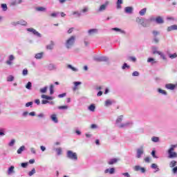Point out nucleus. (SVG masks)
Listing matches in <instances>:
<instances>
[{"mask_svg":"<svg viewBox=\"0 0 177 177\" xmlns=\"http://www.w3.org/2000/svg\"><path fill=\"white\" fill-rule=\"evenodd\" d=\"M177 145H171V148L168 150L169 158H176L177 153L174 151L176 149Z\"/></svg>","mask_w":177,"mask_h":177,"instance_id":"nucleus-1","label":"nucleus"},{"mask_svg":"<svg viewBox=\"0 0 177 177\" xmlns=\"http://www.w3.org/2000/svg\"><path fill=\"white\" fill-rule=\"evenodd\" d=\"M66 157H68V158H70L71 160H74L75 161H77L78 160L77 153L73 152V151H67Z\"/></svg>","mask_w":177,"mask_h":177,"instance_id":"nucleus-2","label":"nucleus"},{"mask_svg":"<svg viewBox=\"0 0 177 177\" xmlns=\"http://www.w3.org/2000/svg\"><path fill=\"white\" fill-rule=\"evenodd\" d=\"M136 21L141 24L142 27H147V23L150 22L149 19H145L139 17L136 18Z\"/></svg>","mask_w":177,"mask_h":177,"instance_id":"nucleus-3","label":"nucleus"},{"mask_svg":"<svg viewBox=\"0 0 177 177\" xmlns=\"http://www.w3.org/2000/svg\"><path fill=\"white\" fill-rule=\"evenodd\" d=\"M74 42H75V37L71 36L67 41H66V48L69 49V48H71L73 45H74Z\"/></svg>","mask_w":177,"mask_h":177,"instance_id":"nucleus-4","label":"nucleus"},{"mask_svg":"<svg viewBox=\"0 0 177 177\" xmlns=\"http://www.w3.org/2000/svg\"><path fill=\"white\" fill-rule=\"evenodd\" d=\"M27 31H29V32H32V34H34V35H37V37H41V34H39V32L36 31L34 28H29L27 29Z\"/></svg>","mask_w":177,"mask_h":177,"instance_id":"nucleus-5","label":"nucleus"},{"mask_svg":"<svg viewBox=\"0 0 177 177\" xmlns=\"http://www.w3.org/2000/svg\"><path fill=\"white\" fill-rule=\"evenodd\" d=\"M23 2V0H12L10 3V6H16V5H19Z\"/></svg>","mask_w":177,"mask_h":177,"instance_id":"nucleus-6","label":"nucleus"},{"mask_svg":"<svg viewBox=\"0 0 177 177\" xmlns=\"http://www.w3.org/2000/svg\"><path fill=\"white\" fill-rule=\"evenodd\" d=\"M15 60V56L13 55H10L8 57V60L6 61V64L8 66L12 65V62Z\"/></svg>","mask_w":177,"mask_h":177,"instance_id":"nucleus-7","label":"nucleus"},{"mask_svg":"<svg viewBox=\"0 0 177 177\" xmlns=\"http://www.w3.org/2000/svg\"><path fill=\"white\" fill-rule=\"evenodd\" d=\"M95 62H107L109 58L107 57H100L95 58Z\"/></svg>","mask_w":177,"mask_h":177,"instance_id":"nucleus-8","label":"nucleus"},{"mask_svg":"<svg viewBox=\"0 0 177 177\" xmlns=\"http://www.w3.org/2000/svg\"><path fill=\"white\" fill-rule=\"evenodd\" d=\"M143 147L139 148L137 149V158H140L142 154H143Z\"/></svg>","mask_w":177,"mask_h":177,"instance_id":"nucleus-9","label":"nucleus"},{"mask_svg":"<svg viewBox=\"0 0 177 177\" xmlns=\"http://www.w3.org/2000/svg\"><path fill=\"white\" fill-rule=\"evenodd\" d=\"M166 88L167 89H170L171 91H174V89H175V88H176V85H175L174 84H166Z\"/></svg>","mask_w":177,"mask_h":177,"instance_id":"nucleus-10","label":"nucleus"},{"mask_svg":"<svg viewBox=\"0 0 177 177\" xmlns=\"http://www.w3.org/2000/svg\"><path fill=\"white\" fill-rule=\"evenodd\" d=\"M155 21L158 24H162L164 23V19L161 17H157Z\"/></svg>","mask_w":177,"mask_h":177,"instance_id":"nucleus-11","label":"nucleus"},{"mask_svg":"<svg viewBox=\"0 0 177 177\" xmlns=\"http://www.w3.org/2000/svg\"><path fill=\"white\" fill-rule=\"evenodd\" d=\"M50 119L53 122H55V124H57L59 122V120H57V116H56V114H53L50 115Z\"/></svg>","mask_w":177,"mask_h":177,"instance_id":"nucleus-12","label":"nucleus"},{"mask_svg":"<svg viewBox=\"0 0 177 177\" xmlns=\"http://www.w3.org/2000/svg\"><path fill=\"white\" fill-rule=\"evenodd\" d=\"M118 161V159L117 158H112V159H110L108 162V164L109 165H113L114 164H116V162Z\"/></svg>","mask_w":177,"mask_h":177,"instance_id":"nucleus-13","label":"nucleus"},{"mask_svg":"<svg viewBox=\"0 0 177 177\" xmlns=\"http://www.w3.org/2000/svg\"><path fill=\"white\" fill-rule=\"evenodd\" d=\"M125 13L131 14L132 12H133V8L132 7H126L124 8Z\"/></svg>","mask_w":177,"mask_h":177,"instance_id":"nucleus-14","label":"nucleus"},{"mask_svg":"<svg viewBox=\"0 0 177 177\" xmlns=\"http://www.w3.org/2000/svg\"><path fill=\"white\" fill-rule=\"evenodd\" d=\"M109 172L111 175H112V174H114V172H115V169H114V167H112L110 169H106L105 170V174H108Z\"/></svg>","mask_w":177,"mask_h":177,"instance_id":"nucleus-15","label":"nucleus"},{"mask_svg":"<svg viewBox=\"0 0 177 177\" xmlns=\"http://www.w3.org/2000/svg\"><path fill=\"white\" fill-rule=\"evenodd\" d=\"M15 172V166H11L8 170V175H12Z\"/></svg>","mask_w":177,"mask_h":177,"instance_id":"nucleus-16","label":"nucleus"},{"mask_svg":"<svg viewBox=\"0 0 177 177\" xmlns=\"http://www.w3.org/2000/svg\"><path fill=\"white\" fill-rule=\"evenodd\" d=\"M174 30H177V25H173L167 28V31H174Z\"/></svg>","mask_w":177,"mask_h":177,"instance_id":"nucleus-17","label":"nucleus"},{"mask_svg":"<svg viewBox=\"0 0 177 177\" xmlns=\"http://www.w3.org/2000/svg\"><path fill=\"white\" fill-rule=\"evenodd\" d=\"M107 5H109V3H106L105 4L101 5L99 9L100 12H102V10H105L106 8H107Z\"/></svg>","mask_w":177,"mask_h":177,"instance_id":"nucleus-18","label":"nucleus"},{"mask_svg":"<svg viewBox=\"0 0 177 177\" xmlns=\"http://www.w3.org/2000/svg\"><path fill=\"white\" fill-rule=\"evenodd\" d=\"M24 150H26V147L21 146V147L17 150V153H18V154H21V153H23V151H24Z\"/></svg>","mask_w":177,"mask_h":177,"instance_id":"nucleus-19","label":"nucleus"},{"mask_svg":"<svg viewBox=\"0 0 177 177\" xmlns=\"http://www.w3.org/2000/svg\"><path fill=\"white\" fill-rule=\"evenodd\" d=\"M121 5H122V0H118L117 9H121V8H122V6Z\"/></svg>","mask_w":177,"mask_h":177,"instance_id":"nucleus-20","label":"nucleus"},{"mask_svg":"<svg viewBox=\"0 0 177 177\" xmlns=\"http://www.w3.org/2000/svg\"><path fill=\"white\" fill-rule=\"evenodd\" d=\"M54 45L55 44L53 43V41H51L50 44L46 46V49H50V50L53 49Z\"/></svg>","mask_w":177,"mask_h":177,"instance_id":"nucleus-21","label":"nucleus"},{"mask_svg":"<svg viewBox=\"0 0 177 177\" xmlns=\"http://www.w3.org/2000/svg\"><path fill=\"white\" fill-rule=\"evenodd\" d=\"M42 56H44V53H39L35 55V59H42Z\"/></svg>","mask_w":177,"mask_h":177,"instance_id":"nucleus-22","label":"nucleus"},{"mask_svg":"<svg viewBox=\"0 0 177 177\" xmlns=\"http://www.w3.org/2000/svg\"><path fill=\"white\" fill-rule=\"evenodd\" d=\"M36 10H37V12H45L46 10V8L44 7H37L36 8Z\"/></svg>","mask_w":177,"mask_h":177,"instance_id":"nucleus-23","label":"nucleus"},{"mask_svg":"<svg viewBox=\"0 0 177 177\" xmlns=\"http://www.w3.org/2000/svg\"><path fill=\"white\" fill-rule=\"evenodd\" d=\"M113 31H118L119 32H121L122 34H125V31L118 28H112Z\"/></svg>","mask_w":177,"mask_h":177,"instance_id":"nucleus-24","label":"nucleus"},{"mask_svg":"<svg viewBox=\"0 0 177 177\" xmlns=\"http://www.w3.org/2000/svg\"><path fill=\"white\" fill-rule=\"evenodd\" d=\"M176 164L177 162L176 160H172L169 164L170 168H174V167H176Z\"/></svg>","mask_w":177,"mask_h":177,"instance_id":"nucleus-25","label":"nucleus"},{"mask_svg":"<svg viewBox=\"0 0 177 177\" xmlns=\"http://www.w3.org/2000/svg\"><path fill=\"white\" fill-rule=\"evenodd\" d=\"M146 10H147L146 8L142 9V10L139 12V15H140V16H145V15H146Z\"/></svg>","mask_w":177,"mask_h":177,"instance_id":"nucleus-26","label":"nucleus"},{"mask_svg":"<svg viewBox=\"0 0 177 177\" xmlns=\"http://www.w3.org/2000/svg\"><path fill=\"white\" fill-rule=\"evenodd\" d=\"M59 110H67L68 106L67 105L58 106Z\"/></svg>","mask_w":177,"mask_h":177,"instance_id":"nucleus-27","label":"nucleus"},{"mask_svg":"<svg viewBox=\"0 0 177 177\" xmlns=\"http://www.w3.org/2000/svg\"><path fill=\"white\" fill-rule=\"evenodd\" d=\"M1 8H2L3 12H6V10H8V6L6 3H2Z\"/></svg>","mask_w":177,"mask_h":177,"instance_id":"nucleus-28","label":"nucleus"},{"mask_svg":"<svg viewBox=\"0 0 177 177\" xmlns=\"http://www.w3.org/2000/svg\"><path fill=\"white\" fill-rule=\"evenodd\" d=\"M123 117V115L119 116L118 118L116 120V124H120V122H122Z\"/></svg>","mask_w":177,"mask_h":177,"instance_id":"nucleus-29","label":"nucleus"},{"mask_svg":"<svg viewBox=\"0 0 177 177\" xmlns=\"http://www.w3.org/2000/svg\"><path fill=\"white\" fill-rule=\"evenodd\" d=\"M169 57L170 59H176V57H177V54H176V53L169 54Z\"/></svg>","mask_w":177,"mask_h":177,"instance_id":"nucleus-30","label":"nucleus"},{"mask_svg":"<svg viewBox=\"0 0 177 177\" xmlns=\"http://www.w3.org/2000/svg\"><path fill=\"white\" fill-rule=\"evenodd\" d=\"M95 104H91L88 107V110H90V111H95Z\"/></svg>","mask_w":177,"mask_h":177,"instance_id":"nucleus-31","label":"nucleus"},{"mask_svg":"<svg viewBox=\"0 0 177 177\" xmlns=\"http://www.w3.org/2000/svg\"><path fill=\"white\" fill-rule=\"evenodd\" d=\"M31 86H32V84L30 82H28L26 86V89H31Z\"/></svg>","mask_w":177,"mask_h":177,"instance_id":"nucleus-32","label":"nucleus"},{"mask_svg":"<svg viewBox=\"0 0 177 177\" xmlns=\"http://www.w3.org/2000/svg\"><path fill=\"white\" fill-rule=\"evenodd\" d=\"M95 32H97V29H91L88 30V34H93Z\"/></svg>","mask_w":177,"mask_h":177,"instance_id":"nucleus-33","label":"nucleus"},{"mask_svg":"<svg viewBox=\"0 0 177 177\" xmlns=\"http://www.w3.org/2000/svg\"><path fill=\"white\" fill-rule=\"evenodd\" d=\"M158 91L159 93H162V95H167V91H165V90L159 88Z\"/></svg>","mask_w":177,"mask_h":177,"instance_id":"nucleus-34","label":"nucleus"},{"mask_svg":"<svg viewBox=\"0 0 177 177\" xmlns=\"http://www.w3.org/2000/svg\"><path fill=\"white\" fill-rule=\"evenodd\" d=\"M13 80H15V77L12 75H10L8 78H7V81L8 82H12V81H13Z\"/></svg>","mask_w":177,"mask_h":177,"instance_id":"nucleus-35","label":"nucleus"},{"mask_svg":"<svg viewBox=\"0 0 177 177\" xmlns=\"http://www.w3.org/2000/svg\"><path fill=\"white\" fill-rule=\"evenodd\" d=\"M75 86L73 88V91H75L77 89L76 86H78V85H81V82H74Z\"/></svg>","mask_w":177,"mask_h":177,"instance_id":"nucleus-36","label":"nucleus"},{"mask_svg":"<svg viewBox=\"0 0 177 177\" xmlns=\"http://www.w3.org/2000/svg\"><path fill=\"white\" fill-rule=\"evenodd\" d=\"M56 152H57V156H60V154H62V148H57Z\"/></svg>","mask_w":177,"mask_h":177,"instance_id":"nucleus-37","label":"nucleus"},{"mask_svg":"<svg viewBox=\"0 0 177 177\" xmlns=\"http://www.w3.org/2000/svg\"><path fill=\"white\" fill-rule=\"evenodd\" d=\"M53 88H54V86H53V84H51L50 86V95H53Z\"/></svg>","mask_w":177,"mask_h":177,"instance_id":"nucleus-38","label":"nucleus"},{"mask_svg":"<svg viewBox=\"0 0 177 177\" xmlns=\"http://www.w3.org/2000/svg\"><path fill=\"white\" fill-rule=\"evenodd\" d=\"M47 89H48L47 87H44L43 88H41V89H40L41 93H46Z\"/></svg>","mask_w":177,"mask_h":177,"instance_id":"nucleus-39","label":"nucleus"},{"mask_svg":"<svg viewBox=\"0 0 177 177\" xmlns=\"http://www.w3.org/2000/svg\"><path fill=\"white\" fill-rule=\"evenodd\" d=\"M151 140H152V142H157L160 140V139L158 138V137H152Z\"/></svg>","mask_w":177,"mask_h":177,"instance_id":"nucleus-40","label":"nucleus"},{"mask_svg":"<svg viewBox=\"0 0 177 177\" xmlns=\"http://www.w3.org/2000/svg\"><path fill=\"white\" fill-rule=\"evenodd\" d=\"M153 55H156V53H157L158 55H160L161 52L156 50V48H153Z\"/></svg>","mask_w":177,"mask_h":177,"instance_id":"nucleus-41","label":"nucleus"},{"mask_svg":"<svg viewBox=\"0 0 177 177\" xmlns=\"http://www.w3.org/2000/svg\"><path fill=\"white\" fill-rule=\"evenodd\" d=\"M35 174V169H32L31 171L28 173L29 176H32V175Z\"/></svg>","mask_w":177,"mask_h":177,"instance_id":"nucleus-42","label":"nucleus"},{"mask_svg":"<svg viewBox=\"0 0 177 177\" xmlns=\"http://www.w3.org/2000/svg\"><path fill=\"white\" fill-rule=\"evenodd\" d=\"M105 104H106V106H111V104H112L111 100H106L105 102Z\"/></svg>","mask_w":177,"mask_h":177,"instance_id":"nucleus-43","label":"nucleus"},{"mask_svg":"<svg viewBox=\"0 0 177 177\" xmlns=\"http://www.w3.org/2000/svg\"><path fill=\"white\" fill-rule=\"evenodd\" d=\"M147 62H148V63H151L152 62V64H153V63H156V62H154L153 58H148Z\"/></svg>","mask_w":177,"mask_h":177,"instance_id":"nucleus-44","label":"nucleus"},{"mask_svg":"<svg viewBox=\"0 0 177 177\" xmlns=\"http://www.w3.org/2000/svg\"><path fill=\"white\" fill-rule=\"evenodd\" d=\"M68 68H71V70H72L73 71H77V68L73 67V66L71 65H68Z\"/></svg>","mask_w":177,"mask_h":177,"instance_id":"nucleus-45","label":"nucleus"},{"mask_svg":"<svg viewBox=\"0 0 177 177\" xmlns=\"http://www.w3.org/2000/svg\"><path fill=\"white\" fill-rule=\"evenodd\" d=\"M22 74L23 75H27V74H28V71L27 70V68L23 70Z\"/></svg>","mask_w":177,"mask_h":177,"instance_id":"nucleus-46","label":"nucleus"},{"mask_svg":"<svg viewBox=\"0 0 177 177\" xmlns=\"http://www.w3.org/2000/svg\"><path fill=\"white\" fill-rule=\"evenodd\" d=\"M125 68H129V66L127 63H124L122 66V70H125Z\"/></svg>","mask_w":177,"mask_h":177,"instance_id":"nucleus-47","label":"nucleus"},{"mask_svg":"<svg viewBox=\"0 0 177 177\" xmlns=\"http://www.w3.org/2000/svg\"><path fill=\"white\" fill-rule=\"evenodd\" d=\"M129 60H131V62H136V58L135 57H129Z\"/></svg>","mask_w":177,"mask_h":177,"instance_id":"nucleus-48","label":"nucleus"},{"mask_svg":"<svg viewBox=\"0 0 177 177\" xmlns=\"http://www.w3.org/2000/svg\"><path fill=\"white\" fill-rule=\"evenodd\" d=\"M15 140H12L10 143L8 144V145L12 147V146H13L15 145Z\"/></svg>","mask_w":177,"mask_h":177,"instance_id":"nucleus-49","label":"nucleus"},{"mask_svg":"<svg viewBox=\"0 0 177 177\" xmlns=\"http://www.w3.org/2000/svg\"><path fill=\"white\" fill-rule=\"evenodd\" d=\"M132 75H133V77H138V76H139V72H138V71H134V72L132 73Z\"/></svg>","mask_w":177,"mask_h":177,"instance_id":"nucleus-50","label":"nucleus"},{"mask_svg":"<svg viewBox=\"0 0 177 177\" xmlns=\"http://www.w3.org/2000/svg\"><path fill=\"white\" fill-rule=\"evenodd\" d=\"M128 125H129V123L122 124H120L119 127L124 128V127H128Z\"/></svg>","mask_w":177,"mask_h":177,"instance_id":"nucleus-51","label":"nucleus"},{"mask_svg":"<svg viewBox=\"0 0 177 177\" xmlns=\"http://www.w3.org/2000/svg\"><path fill=\"white\" fill-rule=\"evenodd\" d=\"M153 34L154 37H156L158 36V35L159 34V32L156 30H153Z\"/></svg>","mask_w":177,"mask_h":177,"instance_id":"nucleus-52","label":"nucleus"},{"mask_svg":"<svg viewBox=\"0 0 177 177\" xmlns=\"http://www.w3.org/2000/svg\"><path fill=\"white\" fill-rule=\"evenodd\" d=\"M30 106H32V102H29L26 104V107H30Z\"/></svg>","mask_w":177,"mask_h":177,"instance_id":"nucleus-53","label":"nucleus"},{"mask_svg":"<svg viewBox=\"0 0 177 177\" xmlns=\"http://www.w3.org/2000/svg\"><path fill=\"white\" fill-rule=\"evenodd\" d=\"M21 165L22 168H26V167H27V165H28V164L26 163V162H23V163H21Z\"/></svg>","mask_w":177,"mask_h":177,"instance_id":"nucleus-54","label":"nucleus"},{"mask_svg":"<svg viewBox=\"0 0 177 177\" xmlns=\"http://www.w3.org/2000/svg\"><path fill=\"white\" fill-rule=\"evenodd\" d=\"M151 156L153 157V158H157V156H156V151H152Z\"/></svg>","mask_w":177,"mask_h":177,"instance_id":"nucleus-55","label":"nucleus"},{"mask_svg":"<svg viewBox=\"0 0 177 177\" xmlns=\"http://www.w3.org/2000/svg\"><path fill=\"white\" fill-rule=\"evenodd\" d=\"M140 166H135L134 169L135 171H140Z\"/></svg>","mask_w":177,"mask_h":177,"instance_id":"nucleus-56","label":"nucleus"},{"mask_svg":"<svg viewBox=\"0 0 177 177\" xmlns=\"http://www.w3.org/2000/svg\"><path fill=\"white\" fill-rule=\"evenodd\" d=\"M66 93H62V94H59V95H58V97H59V98L64 97V96H66Z\"/></svg>","mask_w":177,"mask_h":177,"instance_id":"nucleus-57","label":"nucleus"},{"mask_svg":"<svg viewBox=\"0 0 177 177\" xmlns=\"http://www.w3.org/2000/svg\"><path fill=\"white\" fill-rule=\"evenodd\" d=\"M159 55L162 57V59H163V60L166 59L165 55L162 53H160V54H159Z\"/></svg>","mask_w":177,"mask_h":177,"instance_id":"nucleus-58","label":"nucleus"},{"mask_svg":"<svg viewBox=\"0 0 177 177\" xmlns=\"http://www.w3.org/2000/svg\"><path fill=\"white\" fill-rule=\"evenodd\" d=\"M151 168H153V169H156L157 168V165L156 163H153L151 165Z\"/></svg>","mask_w":177,"mask_h":177,"instance_id":"nucleus-59","label":"nucleus"},{"mask_svg":"<svg viewBox=\"0 0 177 177\" xmlns=\"http://www.w3.org/2000/svg\"><path fill=\"white\" fill-rule=\"evenodd\" d=\"M145 162H150V158L149 157H146L145 159Z\"/></svg>","mask_w":177,"mask_h":177,"instance_id":"nucleus-60","label":"nucleus"},{"mask_svg":"<svg viewBox=\"0 0 177 177\" xmlns=\"http://www.w3.org/2000/svg\"><path fill=\"white\" fill-rule=\"evenodd\" d=\"M73 15H77V17H80L81 16V13L79 12H73Z\"/></svg>","mask_w":177,"mask_h":177,"instance_id":"nucleus-61","label":"nucleus"},{"mask_svg":"<svg viewBox=\"0 0 177 177\" xmlns=\"http://www.w3.org/2000/svg\"><path fill=\"white\" fill-rule=\"evenodd\" d=\"M46 103H49V102L46 100H42L41 101L42 104H46Z\"/></svg>","mask_w":177,"mask_h":177,"instance_id":"nucleus-62","label":"nucleus"},{"mask_svg":"<svg viewBox=\"0 0 177 177\" xmlns=\"http://www.w3.org/2000/svg\"><path fill=\"white\" fill-rule=\"evenodd\" d=\"M122 175H123V176L131 177V175H129V173H123Z\"/></svg>","mask_w":177,"mask_h":177,"instance_id":"nucleus-63","label":"nucleus"},{"mask_svg":"<svg viewBox=\"0 0 177 177\" xmlns=\"http://www.w3.org/2000/svg\"><path fill=\"white\" fill-rule=\"evenodd\" d=\"M173 172H174V174H176V172H177V167H175L173 169Z\"/></svg>","mask_w":177,"mask_h":177,"instance_id":"nucleus-64","label":"nucleus"}]
</instances>
